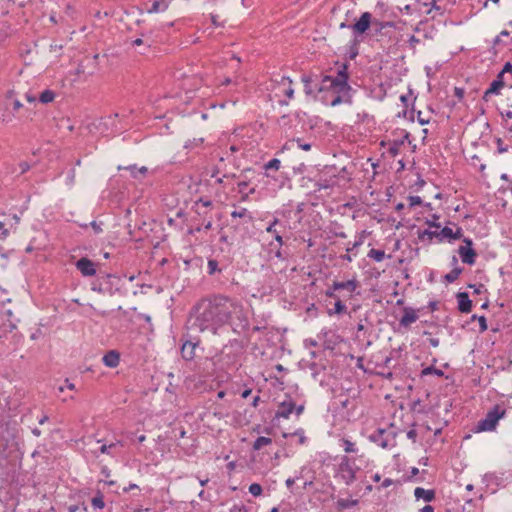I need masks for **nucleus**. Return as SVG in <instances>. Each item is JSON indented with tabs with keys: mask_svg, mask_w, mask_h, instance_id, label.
Wrapping results in <instances>:
<instances>
[{
	"mask_svg": "<svg viewBox=\"0 0 512 512\" xmlns=\"http://www.w3.org/2000/svg\"><path fill=\"white\" fill-rule=\"evenodd\" d=\"M189 322L200 331L214 332L228 324L234 332L241 333L248 325L243 306L223 295L203 298L197 302L190 311Z\"/></svg>",
	"mask_w": 512,
	"mask_h": 512,
	"instance_id": "f257e3e1",
	"label": "nucleus"
},
{
	"mask_svg": "<svg viewBox=\"0 0 512 512\" xmlns=\"http://www.w3.org/2000/svg\"><path fill=\"white\" fill-rule=\"evenodd\" d=\"M348 66L347 64H343L341 68L338 70L337 76H324L322 79V86L319 88V91H322L326 88L332 89L337 96H335L330 105L337 106L341 103H350V95L351 87L348 84Z\"/></svg>",
	"mask_w": 512,
	"mask_h": 512,
	"instance_id": "f03ea898",
	"label": "nucleus"
},
{
	"mask_svg": "<svg viewBox=\"0 0 512 512\" xmlns=\"http://www.w3.org/2000/svg\"><path fill=\"white\" fill-rule=\"evenodd\" d=\"M270 90L280 105H288V101L294 96L292 80L286 76H281L279 80L273 79Z\"/></svg>",
	"mask_w": 512,
	"mask_h": 512,
	"instance_id": "7ed1b4c3",
	"label": "nucleus"
},
{
	"mask_svg": "<svg viewBox=\"0 0 512 512\" xmlns=\"http://www.w3.org/2000/svg\"><path fill=\"white\" fill-rule=\"evenodd\" d=\"M359 468L355 465V461L348 456H342L335 470V478L350 486L356 480V473Z\"/></svg>",
	"mask_w": 512,
	"mask_h": 512,
	"instance_id": "20e7f679",
	"label": "nucleus"
},
{
	"mask_svg": "<svg viewBox=\"0 0 512 512\" xmlns=\"http://www.w3.org/2000/svg\"><path fill=\"white\" fill-rule=\"evenodd\" d=\"M337 290H326L321 295V301L329 316L347 314V306L339 295Z\"/></svg>",
	"mask_w": 512,
	"mask_h": 512,
	"instance_id": "39448f33",
	"label": "nucleus"
},
{
	"mask_svg": "<svg viewBox=\"0 0 512 512\" xmlns=\"http://www.w3.org/2000/svg\"><path fill=\"white\" fill-rule=\"evenodd\" d=\"M506 414L505 409L499 405H495L489 410L482 420L477 423L476 432L493 431L495 430L498 421Z\"/></svg>",
	"mask_w": 512,
	"mask_h": 512,
	"instance_id": "423d86ee",
	"label": "nucleus"
},
{
	"mask_svg": "<svg viewBox=\"0 0 512 512\" xmlns=\"http://www.w3.org/2000/svg\"><path fill=\"white\" fill-rule=\"evenodd\" d=\"M395 437L396 434L394 432H388L386 429L379 428L369 436V440L378 446L387 449L396 445Z\"/></svg>",
	"mask_w": 512,
	"mask_h": 512,
	"instance_id": "0eeeda50",
	"label": "nucleus"
},
{
	"mask_svg": "<svg viewBox=\"0 0 512 512\" xmlns=\"http://www.w3.org/2000/svg\"><path fill=\"white\" fill-rule=\"evenodd\" d=\"M374 22V17L370 12H363L359 19L349 28L353 31L354 35L360 36L368 32L371 29Z\"/></svg>",
	"mask_w": 512,
	"mask_h": 512,
	"instance_id": "6e6552de",
	"label": "nucleus"
},
{
	"mask_svg": "<svg viewBox=\"0 0 512 512\" xmlns=\"http://www.w3.org/2000/svg\"><path fill=\"white\" fill-rule=\"evenodd\" d=\"M457 252L463 263L468 265L475 263L477 253L473 248V241L470 238L463 239V245L459 246Z\"/></svg>",
	"mask_w": 512,
	"mask_h": 512,
	"instance_id": "1a4fd4ad",
	"label": "nucleus"
},
{
	"mask_svg": "<svg viewBox=\"0 0 512 512\" xmlns=\"http://www.w3.org/2000/svg\"><path fill=\"white\" fill-rule=\"evenodd\" d=\"M285 229V224L280 221L278 218H274L270 224L267 226L266 228V232L271 234L275 241L277 242V244H280V246H283L284 245V240H283V231Z\"/></svg>",
	"mask_w": 512,
	"mask_h": 512,
	"instance_id": "9d476101",
	"label": "nucleus"
},
{
	"mask_svg": "<svg viewBox=\"0 0 512 512\" xmlns=\"http://www.w3.org/2000/svg\"><path fill=\"white\" fill-rule=\"evenodd\" d=\"M395 28V23L392 21H381L379 19L374 18L373 25L371 27V34L377 40L380 38L387 36V29Z\"/></svg>",
	"mask_w": 512,
	"mask_h": 512,
	"instance_id": "9b49d317",
	"label": "nucleus"
},
{
	"mask_svg": "<svg viewBox=\"0 0 512 512\" xmlns=\"http://www.w3.org/2000/svg\"><path fill=\"white\" fill-rule=\"evenodd\" d=\"M199 348V341L187 339L181 346V356L186 361H192L196 357V349Z\"/></svg>",
	"mask_w": 512,
	"mask_h": 512,
	"instance_id": "f8f14e48",
	"label": "nucleus"
},
{
	"mask_svg": "<svg viewBox=\"0 0 512 512\" xmlns=\"http://www.w3.org/2000/svg\"><path fill=\"white\" fill-rule=\"evenodd\" d=\"M294 408H295V402L291 398H288V399L282 401L277 406V410L275 412V418L288 419L290 417V415L294 412Z\"/></svg>",
	"mask_w": 512,
	"mask_h": 512,
	"instance_id": "ddd939ff",
	"label": "nucleus"
},
{
	"mask_svg": "<svg viewBox=\"0 0 512 512\" xmlns=\"http://www.w3.org/2000/svg\"><path fill=\"white\" fill-rule=\"evenodd\" d=\"M75 266L83 276H93L96 273L95 263L86 257L79 259Z\"/></svg>",
	"mask_w": 512,
	"mask_h": 512,
	"instance_id": "4468645a",
	"label": "nucleus"
},
{
	"mask_svg": "<svg viewBox=\"0 0 512 512\" xmlns=\"http://www.w3.org/2000/svg\"><path fill=\"white\" fill-rule=\"evenodd\" d=\"M417 311L411 307L403 308V315L399 320V325L404 328H409L411 324L415 323L418 319Z\"/></svg>",
	"mask_w": 512,
	"mask_h": 512,
	"instance_id": "2eb2a0df",
	"label": "nucleus"
},
{
	"mask_svg": "<svg viewBox=\"0 0 512 512\" xmlns=\"http://www.w3.org/2000/svg\"><path fill=\"white\" fill-rule=\"evenodd\" d=\"M458 302V309L462 313H469L472 310V300H470L468 293L459 292L456 294Z\"/></svg>",
	"mask_w": 512,
	"mask_h": 512,
	"instance_id": "dca6fc26",
	"label": "nucleus"
},
{
	"mask_svg": "<svg viewBox=\"0 0 512 512\" xmlns=\"http://www.w3.org/2000/svg\"><path fill=\"white\" fill-rule=\"evenodd\" d=\"M102 361L105 366L115 368L119 365L120 354L116 350H110L103 356Z\"/></svg>",
	"mask_w": 512,
	"mask_h": 512,
	"instance_id": "f3484780",
	"label": "nucleus"
},
{
	"mask_svg": "<svg viewBox=\"0 0 512 512\" xmlns=\"http://www.w3.org/2000/svg\"><path fill=\"white\" fill-rule=\"evenodd\" d=\"M414 496L416 499H424L426 502H431L435 499V491L432 489L426 490L422 487H417L414 490Z\"/></svg>",
	"mask_w": 512,
	"mask_h": 512,
	"instance_id": "a211bd4d",
	"label": "nucleus"
},
{
	"mask_svg": "<svg viewBox=\"0 0 512 512\" xmlns=\"http://www.w3.org/2000/svg\"><path fill=\"white\" fill-rule=\"evenodd\" d=\"M10 302H11L10 298L3 299L0 303V311L4 316L7 317V320L10 322V324H9L10 328L14 329V328H16V324L12 323L13 312L10 308L6 307V304L10 303Z\"/></svg>",
	"mask_w": 512,
	"mask_h": 512,
	"instance_id": "6ab92c4d",
	"label": "nucleus"
},
{
	"mask_svg": "<svg viewBox=\"0 0 512 512\" xmlns=\"http://www.w3.org/2000/svg\"><path fill=\"white\" fill-rule=\"evenodd\" d=\"M170 0H154L151 7L148 9V13H159L164 12L168 9Z\"/></svg>",
	"mask_w": 512,
	"mask_h": 512,
	"instance_id": "aec40b11",
	"label": "nucleus"
},
{
	"mask_svg": "<svg viewBox=\"0 0 512 512\" xmlns=\"http://www.w3.org/2000/svg\"><path fill=\"white\" fill-rule=\"evenodd\" d=\"M504 86V82L502 80V78H498L496 80H494L491 84H490V87L485 91L484 95H483V99L485 101H488V97L491 95V94H494V93H498L499 89H501L502 87Z\"/></svg>",
	"mask_w": 512,
	"mask_h": 512,
	"instance_id": "412c9836",
	"label": "nucleus"
},
{
	"mask_svg": "<svg viewBox=\"0 0 512 512\" xmlns=\"http://www.w3.org/2000/svg\"><path fill=\"white\" fill-rule=\"evenodd\" d=\"M434 238L439 241V230L431 231L426 229L418 232V239L421 242H431Z\"/></svg>",
	"mask_w": 512,
	"mask_h": 512,
	"instance_id": "4be33fe9",
	"label": "nucleus"
},
{
	"mask_svg": "<svg viewBox=\"0 0 512 512\" xmlns=\"http://www.w3.org/2000/svg\"><path fill=\"white\" fill-rule=\"evenodd\" d=\"M336 182V176L333 174L332 176H330L329 179L320 177L315 185L318 188V190H323L335 186Z\"/></svg>",
	"mask_w": 512,
	"mask_h": 512,
	"instance_id": "5701e85b",
	"label": "nucleus"
},
{
	"mask_svg": "<svg viewBox=\"0 0 512 512\" xmlns=\"http://www.w3.org/2000/svg\"><path fill=\"white\" fill-rule=\"evenodd\" d=\"M273 242L269 243L270 251H269V260L273 261L274 259H277L279 261H284L286 259L285 255L282 251V246L280 244H277L275 250L273 247Z\"/></svg>",
	"mask_w": 512,
	"mask_h": 512,
	"instance_id": "b1692460",
	"label": "nucleus"
},
{
	"mask_svg": "<svg viewBox=\"0 0 512 512\" xmlns=\"http://www.w3.org/2000/svg\"><path fill=\"white\" fill-rule=\"evenodd\" d=\"M91 504L94 509H103L105 507L104 495L100 490H98L91 499Z\"/></svg>",
	"mask_w": 512,
	"mask_h": 512,
	"instance_id": "393cba45",
	"label": "nucleus"
},
{
	"mask_svg": "<svg viewBox=\"0 0 512 512\" xmlns=\"http://www.w3.org/2000/svg\"><path fill=\"white\" fill-rule=\"evenodd\" d=\"M453 229L446 226L439 230V242H443L445 240L451 242L453 241Z\"/></svg>",
	"mask_w": 512,
	"mask_h": 512,
	"instance_id": "a878e982",
	"label": "nucleus"
},
{
	"mask_svg": "<svg viewBox=\"0 0 512 512\" xmlns=\"http://www.w3.org/2000/svg\"><path fill=\"white\" fill-rule=\"evenodd\" d=\"M55 96L56 95L54 91L46 89L40 94L39 101L43 104H47L54 101Z\"/></svg>",
	"mask_w": 512,
	"mask_h": 512,
	"instance_id": "bb28decb",
	"label": "nucleus"
},
{
	"mask_svg": "<svg viewBox=\"0 0 512 512\" xmlns=\"http://www.w3.org/2000/svg\"><path fill=\"white\" fill-rule=\"evenodd\" d=\"M358 504V500H349V499H344V498H340L337 500V507L340 509V510H344V509H349L353 506H356Z\"/></svg>",
	"mask_w": 512,
	"mask_h": 512,
	"instance_id": "cd10ccee",
	"label": "nucleus"
},
{
	"mask_svg": "<svg viewBox=\"0 0 512 512\" xmlns=\"http://www.w3.org/2000/svg\"><path fill=\"white\" fill-rule=\"evenodd\" d=\"M272 443V439L264 436L258 437L253 443L254 450H260L262 447Z\"/></svg>",
	"mask_w": 512,
	"mask_h": 512,
	"instance_id": "c85d7f7f",
	"label": "nucleus"
},
{
	"mask_svg": "<svg viewBox=\"0 0 512 512\" xmlns=\"http://www.w3.org/2000/svg\"><path fill=\"white\" fill-rule=\"evenodd\" d=\"M342 447L346 453H356L358 451L356 444L349 439H341Z\"/></svg>",
	"mask_w": 512,
	"mask_h": 512,
	"instance_id": "c756f323",
	"label": "nucleus"
},
{
	"mask_svg": "<svg viewBox=\"0 0 512 512\" xmlns=\"http://www.w3.org/2000/svg\"><path fill=\"white\" fill-rule=\"evenodd\" d=\"M461 272L462 269L460 267H455L449 273L445 274L444 279L447 283H452L459 277Z\"/></svg>",
	"mask_w": 512,
	"mask_h": 512,
	"instance_id": "7c9ffc66",
	"label": "nucleus"
},
{
	"mask_svg": "<svg viewBox=\"0 0 512 512\" xmlns=\"http://www.w3.org/2000/svg\"><path fill=\"white\" fill-rule=\"evenodd\" d=\"M368 257L376 262H381L385 258V252L380 249H371L368 252Z\"/></svg>",
	"mask_w": 512,
	"mask_h": 512,
	"instance_id": "2f4dec72",
	"label": "nucleus"
},
{
	"mask_svg": "<svg viewBox=\"0 0 512 512\" xmlns=\"http://www.w3.org/2000/svg\"><path fill=\"white\" fill-rule=\"evenodd\" d=\"M479 320V332L483 333L487 330V320L485 316L472 315L471 321Z\"/></svg>",
	"mask_w": 512,
	"mask_h": 512,
	"instance_id": "473e14b6",
	"label": "nucleus"
},
{
	"mask_svg": "<svg viewBox=\"0 0 512 512\" xmlns=\"http://www.w3.org/2000/svg\"><path fill=\"white\" fill-rule=\"evenodd\" d=\"M431 374L437 375L439 377L444 375L442 370H440L434 366H429L422 370V375H431Z\"/></svg>",
	"mask_w": 512,
	"mask_h": 512,
	"instance_id": "72a5a7b5",
	"label": "nucleus"
},
{
	"mask_svg": "<svg viewBox=\"0 0 512 512\" xmlns=\"http://www.w3.org/2000/svg\"><path fill=\"white\" fill-rule=\"evenodd\" d=\"M263 489L262 486L258 483H252L249 486V493L254 497H258L262 494Z\"/></svg>",
	"mask_w": 512,
	"mask_h": 512,
	"instance_id": "f704fd0d",
	"label": "nucleus"
},
{
	"mask_svg": "<svg viewBox=\"0 0 512 512\" xmlns=\"http://www.w3.org/2000/svg\"><path fill=\"white\" fill-rule=\"evenodd\" d=\"M280 165H281L280 160L277 158H273L264 165V168L266 170H276L277 171L280 168Z\"/></svg>",
	"mask_w": 512,
	"mask_h": 512,
	"instance_id": "c9c22d12",
	"label": "nucleus"
},
{
	"mask_svg": "<svg viewBox=\"0 0 512 512\" xmlns=\"http://www.w3.org/2000/svg\"><path fill=\"white\" fill-rule=\"evenodd\" d=\"M204 142V139L203 138H193L192 140H188L184 147L186 149H193L195 147H198L200 145H202V143Z\"/></svg>",
	"mask_w": 512,
	"mask_h": 512,
	"instance_id": "e433bc0d",
	"label": "nucleus"
},
{
	"mask_svg": "<svg viewBox=\"0 0 512 512\" xmlns=\"http://www.w3.org/2000/svg\"><path fill=\"white\" fill-rule=\"evenodd\" d=\"M292 435H297V436H299V443H300V444H304V443H306V441H307V438H306V436L304 435V430H303V429H298V430H296V431H295L294 433H292V434H289V433H283V437H284V438H287L288 436H292Z\"/></svg>",
	"mask_w": 512,
	"mask_h": 512,
	"instance_id": "4c0bfd02",
	"label": "nucleus"
},
{
	"mask_svg": "<svg viewBox=\"0 0 512 512\" xmlns=\"http://www.w3.org/2000/svg\"><path fill=\"white\" fill-rule=\"evenodd\" d=\"M69 512H88V507L85 503L72 505L69 507Z\"/></svg>",
	"mask_w": 512,
	"mask_h": 512,
	"instance_id": "58836bf2",
	"label": "nucleus"
},
{
	"mask_svg": "<svg viewBox=\"0 0 512 512\" xmlns=\"http://www.w3.org/2000/svg\"><path fill=\"white\" fill-rule=\"evenodd\" d=\"M207 269L209 274H214L218 269V262L214 259H210L207 264Z\"/></svg>",
	"mask_w": 512,
	"mask_h": 512,
	"instance_id": "ea45409f",
	"label": "nucleus"
},
{
	"mask_svg": "<svg viewBox=\"0 0 512 512\" xmlns=\"http://www.w3.org/2000/svg\"><path fill=\"white\" fill-rule=\"evenodd\" d=\"M302 81L304 83V91L307 95H310L313 93V90L310 87L311 77L309 76H303Z\"/></svg>",
	"mask_w": 512,
	"mask_h": 512,
	"instance_id": "a19ab883",
	"label": "nucleus"
},
{
	"mask_svg": "<svg viewBox=\"0 0 512 512\" xmlns=\"http://www.w3.org/2000/svg\"><path fill=\"white\" fill-rule=\"evenodd\" d=\"M117 445V443H111L109 445L103 444L99 451L101 454H111V449L114 448Z\"/></svg>",
	"mask_w": 512,
	"mask_h": 512,
	"instance_id": "79ce46f5",
	"label": "nucleus"
},
{
	"mask_svg": "<svg viewBox=\"0 0 512 512\" xmlns=\"http://www.w3.org/2000/svg\"><path fill=\"white\" fill-rule=\"evenodd\" d=\"M408 202H409L410 207H414V206L420 205L422 203V199L419 196H409Z\"/></svg>",
	"mask_w": 512,
	"mask_h": 512,
	"instance_id": "37998d69",
	"label": "nucleus"
},
{
	"mask_svg": "<svg viewBox=\"0 0 512 512\" xmlns=\"http://www.w3.org/2000/svg\"><path fill=\"white\" fill-rule=\"evenodd\" d=\"M439 219V216L437 215H433L432 216V220H427L426 221V224L429 226V227H435L436 229H439L441 227L440 223L437 222V220Z\"/></svg>",
	"mask_w": 512,
	"mask_h": 512,
	"instance_id": "c03bdc74",
	"label": "nucleus"
},
{
	"mask_svg": "<svg viewBox=\"0 0 512 512\" xmlns=\"http://www.w3.org/2000/svg\"><path fill=\"white\" fill-rule=\"evenodd\" d=\"M248 211L246 208H241L240 210H235L231 213V216L233 218H242V217H245L247 215Z\"/></svg>",
	"mask_w": 512,
	"mask_h": 512,
	"instance_id": "a18cd8bd",
	"label": "nucleus"
},
{
	"mask_svg": "<svg viewBox=\"0 0 512 512\" xmlns=\"http://www.w3.org/2000/svg\"><path fill=\"white\" fill-rule=\"evenodd\" d=\"M408 43L411 49H416V46L420 43V39L411 35L408 39Z\"/></svg>",
	"mask_w": 512,
	"mask_h": 512,
	"instance_id": "49530a36",
	"label": "nucleus"
},
{
	"mask_svg": "<svg viewBox=\"0 0 512 512\" xmlns=\"http://www.w3.org/2000/svg\"><path fill=\"white\" fill-rule=\"evenodd\" d=\"M8 234V230L4 227V224L0 222V240L6 239Z\"/></svg>",
	"mask_w": 512,
	"mask_h": 512,
	"instance_id": "de8ad7c7",
	"label": "nucleus"
},
{
	"mask_svg": "<svg viewBox=\"0 0 512 512\" xmlns=\"http://www.w3.org/2000/svg\"><path fill=\"white\" fill-rule=\"evenodd\" d=\"M512 71V64L510 62H507L502 71L498 74V78H502V75L506 72H511Z\"/></svg>",
	"mask_w": 512,
	"mask_h": 512,
	"instance_id": "09e8293b",
	"label": "nucleus"
},
{
	"mask_svg": "<svg viewBox=\"0 0 512 512\" xmlns=\"http://www.w3.org/2000/svg\"><path fill=\"white\" fill-rule=\"evenodd\" d=\"M453 239L454 240H457V239H461L463 237V229L461 227H456L455 230H453Z\"/></svg>",
	"mask_w": 512,
	"mask_h": 512,
	"instance_id": "8fccbe9b",
	"label": "nucleus"
},
{
	"mask_svg": "<svg viewBox=\"0 0 512 512\" xmlns=\"http://www.w3.org/2000/svg\"><path fill=\"white\" fill-rule=\"evenodd\" d=\"M43 336V332L41 330V328H38L36 329L31 335H30V339L31 340H37L39 339L40 337Z\"/></svg>",
	"mask_w": 512,
	"mask_h": 512,
	"instance_id": "3c124183",
	"label": "nucleus"
},
{
	"mask_svg": "<svg viewBox=\"0 0 512 512\" xmlns=\"http://www.w3.org/2000/svg\"><path fill=\"white\" fill-rule=\"evenodd\" d=\"M128 170H130L131 175L133 178L139 179L140 175L138 173V168L135 165L127 167Z\"/></svg>",
	"mask_w": 512,
	"mask_h": 512,
	"instance_id": "603ef678",
	"label": "nucleus"
},
{
	"mask_svg": "<svg viewBox=\"0 0 512 512\" xmlns=\"http://www.w3.org/2000/svg\"><path fill=\"white\" fill-rule=\"evenodd\" d=\"M298 147L304 151H309L311 149V144L309 143H302L301 139L296 140Z\"/></svg>",
	"mask_w": 512,
	"mask_h": 512,
	"instance_id": "864d4df0",
	"label": "nucleus"
},
{
	"mask_svg": "<svg viewBox=\"0 0 512 512\" xmlns=\"http://www.w3.org/2000/svg\"><path fill=\"white\" fill-rule=\"evenodd\" d=\"M306 312L310 316H316L317 315V307L315 306V304H311V306L307 307Z\"/></svg>",
	"mask_w": 512,
	"mask_h": 512,
	"instance_id": "5fc2aeb1",
	"label": "nucleus"
},
{
	"mask_svg": "<svg viewBox=\"0 0 512 512\" xmlns=\"http://www.w3.org/2000/svg\"><path fill=\"white\" fill-rule=\"evenodd\" d=\"M304 409H305V406L303 404L298 405V406L295 404V408H294V412L293 413H295V415L297 417H299L303 413Z\"/></svg>",
	"mask_w": 512,
	"mask_h": 512,
	"instance_id": "6e6d98bb",
	"label": "nucleus"
},
{
	"mask_svg": "<svg viewBox=\"0 0 512 512\" xmlns=\"http://www.w3.org/2000/svg\"><path fill=\"white\" fill-rule=\"evenodd\" d=\"M247 186H248V183L246 181L239 182L238 183L239 192L244 193Z\"/></svg>",
	"mask_w": 512,
	"mask_h": 512,
	"instance_id": "4d7b16f0",
	"label": "nucleus"
},
{
	"mask_svg": "<svg viewBox=\"0 0 512 512\" xmlns=\"http://www.w3.org/2000/svg\"><path fill=\"white\" fill-rule=\"evenodd\" d=\"M407 437L413 441H415L416 437H417V432L416 430L414 429H411L407 432Z\"/></svg>",
	"mask_w": 512,
	"mask_h": 512,
	"instance_id": "13d9d810",
	"label": "nucleus"
},
{
	"mask_svg": "<svg viewBox=\"0 0 512 512\" xmlns=\"http://www.w3.org/2000/svg\"><path fill=\"white\" fill-rule=\"evenodd\" d=\"M211 21H212V24L216 27L222 26V24L218 22L217 15L211 14Z\"/></svg>",
	"mask_w": 512,
	"mask_h": 512,
	"instance_id": "bf43d9fd",
	"label": "nucleus"
},
{
	"mask_svg": "<svg viewBox=\"0 0 512 512\" xmlns=\"http://www.w3.org/2000/svg\"><path fill=\"white\" fill-rule=\"evenodd\" d=\"M22 103L19 101V100H14L13 101V110L16 112L18 111L20 108H22Z\"/></svg>",
	"mask_w": 512,
	"mask_h": 512,
	"instance_id": "052dcab7",
	"label": "nucleus"
},
{
	"mask_svg": "<svg viewBox=\"0 0 512 512\" xmlns=\"http://www.w3.org/2000/svg\"><path fill=\"white\" fill-rule=\"evenodd\" d=\"M429 344L432 346V347H438L439 344H440V340L438 338H430L429 339Z\"/></svg>",
	"mask_w": 512,
	"mask_h": 512,
	"instance_id": "680f3d73",
	"label": "nucleus"
},
{
	"mask_svg": "<svg viewBox=\"0 0 512 512\" xmlns=\"http://www.w3.org/2000/svg\"><path fill=\"white\" fill-rule=\"evenodd\" d=\"M30 166L27 162L20 163L21 173H25L29 170Z\"/></svg>",
	"mask_w": 512,
	"mask_h": 512,
	"instance_id": "e2e57ef3",
	"label": "nucleus"
},
{
	"mask_svg": "<svg viewBox=\"0 0 512 512\" xmlns=\"http://www.w3.org/2000/svg\"><path fill=\"white\" fill-rule=\"evenodd\" d=\"M392 484H393V480H392V479H390V478H386V479H384V481L382 482L381 486H382L383 488H387V487H389V486H390V485H392Z\"/></svg>",
	"mask_w": 512,
	"mask_h": 512,
	"instance_id": "0e129e2a",
	"label": "nucleus"
},
{
	"mask_svg": "<svg viewBox=\"0 0 512 512\" xmlns=\"http://www.w3.org/2000/svg\"><path fill=\"white\" fill-rule=\"evenodd\" d=\"M147 171H148V169L145 166L138 168V173L140 175V178L144 177L146 175Z\"/></svg>",
	"mask_w": 512,
	"mask_h": 512,
	"instance_id": "69168bd1",
	"label": "nucleus"
},
{
	"mask_svg": "<svg viewBox=\"0 0 512 512\" xmlns=\"http://www.w3.org/2000/svg\"><path fill=\"white\" fill-rule=\"evenodd\" d=\"M420 512H434V507L431 505H426L420 509Z\"/></svg>",
	"mask_w": 512,
	"mask_h": 512,
	"instance_id": "338daca9",
	"label": "nucleus"
},
{
	"mask_svg": "<svg viewBox=\"0 0 512 512\" xmlns=\"http://www.w3.org/2000/svg\"><path fill=\"white\" fill-rule=\"evenodd\" d=\"M295 483V479L294 478H288L286 480V486L288 489H292L293 485Z\"/></svg>",
	"mask_w": 512,
	"mask_h": 512,
	"instance_id": "774afa93",
	"label": "nucleus"
}]
</instances>
